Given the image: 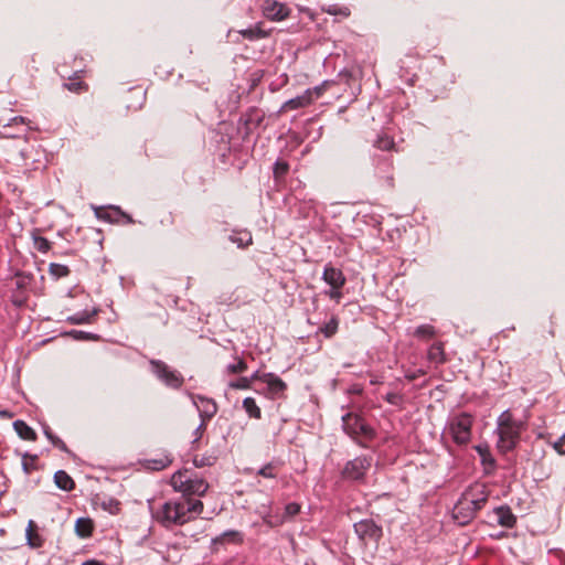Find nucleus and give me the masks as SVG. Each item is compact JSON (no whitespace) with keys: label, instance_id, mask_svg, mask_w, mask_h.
<instances>
[{"label":"nucleus","instance_id":"obj_21","mask_svg":"<svg viewBox=\"0 0 565 565\" xmlns=\"http://www.w3.org/2000/svg\"><path fill=\"white\" fill-rule=\"evenodd\" d=\"M428 360L435 364H444L447 361L444 344L441 342L434 343L429 348Z\"/></svg>","mask_w":565,"mask_h":565},{"label":"nucleus","instance_id":"obj_33","mask_svg":"<svg viewBox=\"0 0 565 565\" xmlns=\"http://www.w3.org/2000/svg\"><path fill=\"white\" fill-rule=\"evenodd\" d=\"M33 246L41 253H47L51 249V242L40 235H33Z\"/></svg>","mask_w":565,"mask_h":565},{"label":"nucleus","instance_id":"obj_42","mask_svg":"<svg viewBox=\"0 0 565 565\" xmlns=\"http://www.w3.org/2000/svg\"><path fill=\"white\" fill-rule=\"evenodd\" d=\"M299 512H300V504H298L296 502H290L285 508L284 519L292 518V516L297 515Z\"/></svg>","mask_w":565,"mask_h":565},{"label":"nucleus","instance_id":"obj_50","mask_svg":"<svg viewBox=\"0 0 565 565\" xmlns=\"http://www.w3.org/2000/svg\"><path fill=\"white\" fill-rule=\"evenodd\" d=\"M266 373H260L259 371L255 372L250 377H248L249 380H252V382L254 381H260L264 383V376H265Z\"/></svg>","mask_w":565,"mask_h":565},{"label":"nucleus","instance_id":"obj_43","mask_svg":"<svg viewBox=\"0 0 565 565\" xmlns=\"http://www.w3.org/2000/svg\"><path fill=\"white\" fill-rule=\"evenodd\" d=\"M384 399L392 405H399L403 401V397L397 393L391 392L384 396Z\"/></svg>","mask_w":565,"mask_h":565},{"label":"nucleus","instance_id":"obj_46","mask_svg":"<svg viewBox=\"0 0 565 565\" xmlns=\"http://www.w3.org/2000/svg\"><path fill=\"white\" fill-rule=\"evenodd\" d=\"M478 450H479L480 455L482 456V462L484 465H489V466L493 467L494 459L491 457V455L488 451L483 452L480 447L478 448Z\"/></svg>","mask_w":565,"mask_h":565},{"label":"nucleus","instance_id":"obj_45","mask_svg":"<svg viewBox=\"0 0 565 565\" xmlns=\"http://www.w3.org/2000/svg\"><path fill=\"white\" fill-rule=\"evenodd\" d=\"M264 522L270 527H275L284 523V518H277L274 520L271 516L268 515L264 518Z\"/></svg>","mask_w":565,"mask_h":565},{"label":"nucleus","instance_id":"obj_8","mask_svg":"<svg viewBox=\"0 0 565 565\" xmlns=\"http://www.w3.org/2000/svg\"><path fill=\"white\" fill-rule=\"evenodd\" d=\"M354 531L364 545H376L383 535L382 527L369 519L355 523Z\"/></svg>","mask_w":565,"mask_h":565},{"label":"nucleus","instance_id":"obj_40","mask_svg":"<svg viewBox=\"0 0 565 565\" xmlns=\"http://www.w3.org/2000/svg\"><path fill=\"white\" fill-rule=\"evenodd\" d=\"M252 380L248 377H239L238 380L231 382L230 387L234 390H249Z\"/></svg>","mask_w":565,"mask_h":565},{"label":"nucleus","instance_id":"obj_52","mask_svg":"<svg viewBox=\"0 0 565 565\" xmlns=\"http://www.w3.org/2000/svg\"><path fill=\"white\" fill-rule=\"evenodd\" d=\"M329 295L332 299H339L341 297L340 289H332Z\"/></svg>","mask_w":565,"mask_h":565},{"label":"nucleus","instance_id":"obj_12","mask_svg":"<svg viewBox=\"0 0 565 565\" xmlns=\"http://www.w3.org/2000/svg\"><path fill=\"white\" fill-rule=\"evenodd\" d=\"M322 279L331 286L332 289H341L347 279L341 269L328 264L324 267Z\"/></svg>","mask_w":565,"mask_h":565},{"label":"nucleus","instance_id":"obj_20","mask_svg":"<svg viewBox=\"0 0 565 565\" xmlns=\"http://www.w3.org/2000/svg\"><path fill=\"white\" fill-rule=\"evenodd\" d=\"M54 483L57 488L64 491H72L75 488V482L72 477L64 470H58L54 475Z\"/></svg>","mask_w":565,"mask_h":565},{"label":"nucleus","instance_id":"obj_41","mask_svg":"<svg viewBox=\"0 0 565 565\" xmlns=\"http://www.w3.org/2000/svg\"><path fill=\"white\" fill-rule=\"evenodd\" d=\"M330 84L331 83L329 81H326L322 84H320L319 86L307 89L306 92H312V97L315 100L323 95V93L329 88Z\"/></svg>","mask_w":565,"mask_h":565},{"label":"nucleus","instance_id":"obj_13","mask_svg":"<svg viewBox=\"0 0 565 565\" xmlns=\"http://www.w3.org/2000/svg\"><path fill=\"white\" fill-rule=\"evenodd\" d=\"M264 379V383L267 384L268 393L273 398L282 397L285 391L287 390V384L276 374L266 373Z\"/></svg>","mask_w":565,"mask_h":565},{"label":"nucleus","instance_id":"obj_4","mask_svg":"<svg viewBox=\"0 0 565 565\" xmlns=\"http://www.w3.org/2000/svg\"><path fill=\"white\" fill-rule=\"evenodd\" d=\"M488 494L489 492L484 484H475L462 493L458 509L462 510L468 505L472 508V510L468 511V514L465 515V520L473 519L476 516L477 512L487 503Z\"/></svg>","mask_w":565,"mask_h":565},{"label":"nucleus","instance_id":"obj_2","mask_svg":"<svg viewBox=\"0 0 565 565\" xmlns=\"http://www.w3.org/2000/svg\"><path fill=\"white\" fill-rule=\"evenodd\" d=\"M171 486L184 495L202 497L209 489V483L203 478L194 476L189 470L175 472L171 478Z\"/></svg>","mask_w":565,"mask_h":565},{"label":"nucleus","instance_id":"obj_9","mask_svg":"<svg viewBox=\"0 0 565 565\" xmlns=\"http://www.w3.org/2000/svg\"><path fill=\"white\" fill-rule=\"evenodd\" d=\"M150 364L153 373L164 382L166 385L172 388H179L182 386L184 382L183 376L179 372L170 370L164 362L160 360H151Z\"/></svg>","mask_w":565,"mask_h":565},{"label":"nucleus","instance_id":"obj_7","mask_svg":"<svg viewBox=\"0 0 565 565\" xmlns=\"http://www.w3.org/2000/svg\"><path fill=\"white\" fill-rule=\"evenodd\" d=\"M33 277L31 274L18 271L13 277L14 288L11 292V302L15 307H23L28 301V289L31 285Z\"/></svg>","mask_w":565,"mask_h":565},{"label":"nucleus","instance_id":"obj_14","mask_svg":"<svg viewBox=\"0 0 565 565\" xmlns=\"http://www.w3.org/2000/svg\"><path fill=\"white\" fill-rule=\"evenodd\" d=\"M263 10H264L265 17L270 20L280 21V20L287 18L289 14L288 8L285 4L276 2V1L267 0L264 3Z\"/></svg>","mask_w":565,"mask_h":565},{"label":"nucleus","instance_id":"obj_44","mask_svg":"<svg viewBox=\"0 0 565 565\" xmlns=\"http://www.w3.org/2000/svg\"><path fill=\"white\" fill-rule=\"evenodd\" d=\"M564 446H565V434L557 441L554 443L553 447L559 455H565Z\"/></svg>","mask_w":565,"mask_h":565},{"label":"nucleus","instance_id":"obj_35","mask_svg":"<svg viewBox=\"0 0 565 565\" xmlns=\"http://www.w3.org/2000/svg\"><path fill=\"white\" fill-rule=\"evenodd\" d=\"M459 502L454 508V519L461 525L469 523L472 519L465 520V515L468 514V511L472 510L470 505L465 507V509L459 510Z\"/></svg>","mask_w":565,"mask_h":565},{"label":"nucleus","instance_id":"obj_6","mask_svg":"<svg viewBox=\"0 0 565 565\" xmlns=\"http://www.w3.org/2000/svg\"><path fill=\"white\" fill-rule=\"evenodd\" d=\"M472 417L462 413L455 416L449 423V431L454 441L458 445H466L471 438Z\"/></svg>","mask_w":565,"mask_h":565},{"label":"nucleus","instance_id":"obj_17","mask_svg":"<svg viewBox=\"0 0 565 565\" xmlns=\"http://www.w3.org/2000/svg\"><path fill=\"white\" fill-rule=\"evenodd\" d=\"M497 521L501 526L511 529L516 523V518L508 507H500L495 509Z\"/></svg>","mask_w":565,"mask_h":565},{"label":"nucleus","instance_id":"obj_11","mask_svg":"<svg viewBox=\"0 0 565 565\" xmlns=\"http://www.w3.org/2000/svg\"><path fill=\"white\" fill-rule=\"evenodd\" d=\"M193 399L202 419L199 429L205 430L206 422L210 420L217 412V405L213 399L201 395L194 396Z\"/></svg>","mask_w":565,"mask_h":565},{"label":"nucleus","instance_id":"obj_10","mask_svg":"<svg viewBox=\"0 0 565 565\" xmlns=\"http://www.w3.org/2000/svg\"><path fill=\"white\" fill-rule=\"evenodd\" d=\"M371 466L372 458L366 456L356 457L345 463L342 477L348 480H362Z\"/></svg>","mask_w":565,"mask_h":565},{"label":"nucleus","instance_id":"obj_1","mask_svg":"<svg viewBox=\"0 0 565 565\" xmlns=\"http://www.w3.org/2000/svg\"><path fill=\"white\" fill-rule=\"evenodd\" d=\"M522 429V422H516L510 411L503 412L498 419V448L503 452L512 450L519 443Z\"/></svg>","mask_w":565,"mask_h":565},{"label":"nucleus","instance_id":"obj_31","mask_svg":"<svg viewBox=\"0 0 565 565\" xmlns=\"http://www.w3.org/2000/svg\"><path fill=\"white\" fill-rule=\"evenodd\" d=\"M185 502V515H191L192 513L194 514H200L202 513L203 511V502L200 501V500H193V499H188V500H183Z\"/></svg>","mask_w":565,"mask_h":565},{"label":"nucleus","instance_id":"obj_48","mask_svg":"<svg viewBox=\"0 0 565 565\" xmlns=\"http://www.w3.org/2000/svg\"><path fill=\"white\" fill-rule=\"evenodd\" d=\"M394 142L390 139L381 140L379 147L383 150H388L393 147Z\"/></svg>","mask_w":565,"mask_h":565},{"label":"nucleus","instance_id":"obj_23","mask_svg":"<svg viewBox=\"0 0 565 565\" xmlns=\"http://www.w3.org/2000/svg\"><path fill=\"white\" fill-rule=\"evenodd\" d=\"M94 524L90 519L81 518L76 521L75 531L81 537H89L93 533Z\"/></svg>","mask_w":565,"mask_h":565},{"label":"nucleus","instance_id":"obj_18","mask_svg":"<svg viewBox=\"0 0 565 565\" xmlns=\"http://www.w3.org/2000/svg\"><path fill=\"white\" fill-rule=\"evenodd\" d=\"M226 543L242 544L243 543V534L239 531L230 530L212 540L213 545L226 544Z\"/></svg>","mask_w":565,"mask_h":565},{"label":"nucleus","instance_id":"obj_25","mask_svg":"<svg viewBox=\"0 0 565 565\" xmlns=\"http://www.w3.org/2000/svg\"><path fill=\"white\" fill-rule=\"evenodd\" d=\"M243 408L249 417L259 419L262 417V411L257 406L255 398L246 397L243 401Z\"/></svg>","mask_w":565,"mask_h":565},{"label":"nucleus","instance_id":"obj_26","mask_svg":"<svg viewBox=\"0 0 565 565\" xmlns=\"http://www.w3.org/2000/svg\"><path fill=\"white\" fill-rule=\"evenodd\" d=\"M49 274L53 278L60 279V278L67 277L71 274V269L66 265L57 264V263H51L49 265Z\"/></svg>","mask_w":565,"mask_h":565},{"label":"nucleus","instance_id":"obj_38","mask_svg":"<svg viewBox=\"0 0 565 565\" xmlns=\"http://www.w3.org/2000/svg\"><path fill=\"white\" fill-rule=\"evenodd\" d=\"M324 11L331 15H342L344 18H348L351 14L350 9L348 7H338L334 4L330 6Z\"/></svg>","mask_w":565,"mask_h":565},{"label":"nucleus","instance_id":"obj_24","mask_svg":"<svg viewBox=\"0 0 565 565\" xmlns=\"http://www.w3.org/2000/svg\"><path fill=\"white\" fill-rule=\"evenodd\" d=\"M28 542L33 547H40L42 545V539L38 534V526L34 521L30 520L26 527Z\"/></svg>","mask_w":565,"mask_h":565},{"label":"nucleus","instance_id":"obj_32","mask_svg":"<svg viewBox=\"0 0 565 565\" xmlns=\"http://www.w3.org/2000/svg\"><path fill=\"white\" fill-rule=\"evenodd\" d=\"M277 472L278 466L275 462H268L257 471V475L264 478L274 479L277 477Z\"/></svg>","mask_w":565,"mask_h":565},{"label":"nucleus","instance_id":"obj_34","mask_svg":"<svg viewBox=\"0 0 565 565\" xmlns=\"http://www.w3.org/2000/svg\"><path fill=\"white\" fill-rule=\"evenodd\" d=\"M435 334H436L435 328L430 324H422L414 332L415 337L423 338V339L434 338Z\"/></svg>","mask_w":565,"mask_h":565},{"label":"nucleus","instance_id":"obj_58","mask_svg":"<svg viewBox=\"0 0 565 565\" xmlns=\"http://www.w3.org/2000/svg\"><path fill=\"white\" fill-rule=\"evenodd\" d=\"M0 416H2V417H7V416L10 417L11 414L8 411H1L0 412Z\"/></svg>","mask_w":565,"mask_h":565},{"label":"nucleus","instance_id":"obj_22","mask_svg":"<svg viewBox=\"0 0 565 565\" xmlns=\"http://www.w3.org/2000/svg\"><path fill=\"white\" fill-rule=\"evenodd\" d=\"M239 34L249 41H255L268 36V32L260 28V24H256L252 28L241 30Z\"/></svg>","mask_w":565,"mask_h":565},{"label":"nucleus","instance_id":"obj_51","mask_svg":"<svg viewBox=\"0 0 565 565\" xmlns=\"http://www.w3.org/2000/svg\"><path fill=\"white\" fill-rule=\"evenodd\" d=\"M44 434L45 436L47 437V439L53 444L54 443V439L55 438H58L57 436H55L52 430L50 429V427H45L44 429Z\"/></svg>","mask_w":565,"mask_h":565},{"label":"nucleus","instance_id":"obj_59","mask_svg":"<svg viewBox=\"0 0 565 565\" xmlns=\"http://www.w3.org/2000/svg\"><path fill=\"white\" fill-rule=\"evenodd\" d=\"M98 217H99V218H106V215H104V214H98Z\"/></svg>","mask_w":565,"mask_h":565},{"label":"nucleus","instance_id":"obj_19","mask_svg":"<svg viewBox=\"0 0 565 565\" xmlns=\"http://www.w3.org/2000/svg\"><path fill=\"white\" fill-rule=\"evenodd\" d=\"M13 427L15 433L21 439L35 441L36 433L33 428H31L24 420L18 419L13 423Z\"/></svg>","mask_w":565,"mask_h":565},{"label":"nucleus","instance_id":"obj_56","mask_svg":"<svg viewBox=\"0 0 565 565\" xmlns=\"http://www.w3.org/2000/svg\"><path fill=\"white\" fill-rule=\"evenodd\" d=\"M82 565H103V564L97 561H86Z\"/></svg>","mask_w":565,"mask_h":565},{"label":"nucleus","instance_id":"obj_47","mask_svg":"<svg viewBox=\"0 0 565 565\" xmlns=\"http://www.w3.org/2000/svg\"><path fill=\"white\" fill-rule=\"evenodd\" d=\"M53 445L64 452H70L68 447L60 437L54 439Z\"/></svg>","mask_w":565,"mask_h":565},{"label":"nucleus","instance_id":"obj_16","mask_svg":"<svg viewBox=\"0 0 565 565\" xmlns=\"http://www.w3.org/2000/svg\"><path fill=\"white\" fill-rule=\"evenodd\" d=\"M218 456L220 452L216 449H210L203 454H195L193 457V465L196 468L211 467L217 461Z\"/></svg>","mask_w":565,"mask_h":565},{"label":"nucleus","instance_id":"obj_36","mask_svg":"<svg viewBox=\"0 0 565 565\" xmlns=\"http://www.w3.org/2000/svg\"><path fill=\"white\" fill-rule=\"evenodd\" d=\"M289 171V164L286 161H277L274 164V178L275 179H281L284 178Z\"/></svg>","mask_w":565,"mask_h":565},{"label":"nucleus","instance_id":"obj_37","mask_svg":"<svg viewBox=\"0 0 565 565\" xmlns=\"http://www.w3.org/2000/svg\"><path fill=\"white\" fill-rule=\"evenodd\" d=\"M231 241L238 245V247H246L252 244V235L248 232L243 233L242 236L232 235Z\"/></svg>","mask_w":565,"mask_h":565},{"label":"nucleus","instance_id":"obj_15","mask_svg":"<svg viewBox=\"0 0 565 565\" xmlns=\"http://www.w3.org/2000/svg\"><path fill=\"white\" fill-rule=\"evenodd\" d=\"M313 102L312 92H305L302 95H299L295 98H291L284 103L281 110H295L299 108H303L309 106Z\"/></svg>","mask_w":565,"mask_h":565},{"label":"nucleus","instance_id":"obj_54","mask_svg":"<svg viewBox=\"0 0 565 565\" xmlns=\"http://www.w3.org/2000/svg\"><path fill=\"white\" fill-rule=\"evenodd\" d=\"M76 339H84L86 338L85 333L83 331H73L72 332Z\"/></svg>","mask_w":565,"mask_h":565},{"label":"nucleus","instance_id":"obj_57","mask_svg":"<svg viewBox=\"0 0 565 565\" xmlns=\"http://www.w3.org/2000/svg\"><path fill=\"white\" fill-rule=\"evenodd\" d=\"M164 467H166V463H164V462H162V461H160V462H158V465H157V466H154V467H153V469L159 470V469H162V468H164Z\"/></svg>","mask_w":565,"mask_h":565},{"label":"nucleus","instance_id":"obj_29","mask_svg":"<svg viewBox=\"0 0 565 565\" xmlns=\"http://www.w3.org/2000/svg\"><path fill=\"white\" fill-rule=\"evenodd\" d=\"M64 87L75 94H81L88 89V85L77 78H70V82L65 83Z\"/></svg>","mask_w":565,"mask_h":565},{"label":"nucleus","instance_id":"obj_39","mask_svg":"<svg viewBox=\"0 0 565 565\" xmlns=\"http://www.w3.org/2000/svg\"><path fill=\"white\" fill-rule=\"evenodd\" d=\"M247 370V364L243 359H237V363L230 364L227 366V372L230 374H241Z\"/></svg>","mask_w":565,"mask_h":565},{"label":"nucleus","instance_id":"obj_27","mask_svg":"<svg viewBox=\"0 0 565 565\" xmlns=\"http://www.w3.org/2000/svg\"><path fill=\"white\" fill-rule=\"evenodd\" d=\"M339 319L337 316H332L330 321L320 327L319 331L326 337L331 338L338 332Z\"/></svg>","mask_w":565,"mask_h":565},{"label":"nucleus","instance_id":"obj_3","mask_svg":"<svg viewBox=\"0 0 565 565\" xmlns=\"http://www.w3.org/2000/svg\"><path fill=\"white\" fill-rule=\"evenodd\" d=\"M153 515L166 527L172 524L183 525L192 519V515H185V502L182 500L166 502Z\"/></svg>","mask_w":565,"mask_h":565},{"label":"nucleus","instance_id":"obj_55","mask_svg":"<svg viewBox=\"0 0 565 565\" xmlns=\"http://www.w3.org/2000/svg\"><path fill=\"white\" fill-rule=\"evenodd\" d=\"M203 433H204V430L199 429V427L196 428V430H195L196 438L193 441L194 444L199 441V439L202 437Z\"/></svg>","mask_w":565,"mask_h":565},{"label":"nucleus","instance_id":"obj_5","mask_svg":"<svg viewBox=\"0 0 565 565\" xmlns=\"http://www.w3.org/2000/svg\"><path fill=\"white\" fill-rule=\"evenodd\" d=\"M343 429L353 439L361 445L364 440H371L374 437V430L365 423V420L356 414L348 413L342 417Z\"/></svg>","mask_w":565,"mask_h":565},{"label":"nucleus","instance_id":"obj_49","mask_svg":"<svg viewBox=\"0 0 565 565\" xmlns=\"http://www.w3.org/2000/svg\"><path fill=\"white\" fill-rule=\"evenodd\" d=\"M424 374L425 372L423 370H418L417 372L406 374V379L409 381H414Z\"/></svg>","mask_w":565,"mask_h":565},{"label":"nucleus","instance_id":"obj_53","mask_svg":"<svg viewBox=\"0 0 565 565\" xmlns=\"http://www.w3.org/2000/svg\"><path fill=\"white\" fill-rule=\"evenodd\" d=\"M11 121H12V124H15V125L17 124H24L25 119L23 117H21V116H17Z\"/></svg>","mask_w":565,"mask_h":565},{"label":"nucleus","instance_id":"obj_28","mask_svg":"<svg viewBox=\"0 0 565 565\" xmlns=\"http://www.w3.org/2000/svg\"><path fill=\"white\" fill-rule=\"evenodd\" d=\"M97 311L87 312L82 311L67 318V321L72 324H84L89 323Z\"/></svg>","mask_w":565,"mask_h":565},{"label":"nucleus","instance_id":"obj_30","mask_svg":"<svg viewBox=\"0 0 565 565\" xmlns=\"http://www.w3.org/2000/svg\"><path fill=\"white\" fill-rule=\"evenodd\" d=\"M38 456L36 455H23L22 458V467L26 475H30L31 472L38 470Z\"/></svg>","mask_w":565,"mask_h":565}]
</instances>
